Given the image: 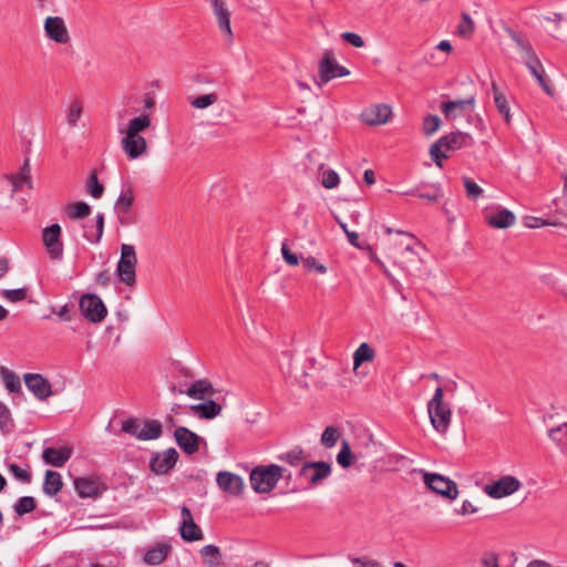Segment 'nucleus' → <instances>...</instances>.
Returning a JSON list of instances; mask_svg holds the SVG:
<instances>
[{
    "instance_id": "55",
    "label": "nucleus",
    "mask_w": 567,
    "mask_h": 567,
    "mask_svg": "<svg viewBox=\"0 0 567 567\" xmlns=\"http://www.w3.org/2000/svg\"><path fill=\"white\" fill-rule=\"evenodd\" d=\"M141 424L134 419H127L122 422V431L138 439Z\"/></svg>"
},
{
    "instance_id": "17",
    "label": "nucleus",
    "mask_w": 567,
    "mask_h": 567,
    "mask_svg": "<svg viewBox=\"0 0 567 567\" xmlns=\"http://www.w3.org/2000/svg\"><path fill=\"white\" fill-rule=\"evenodd\" d=\"M174 436L184 453L192 455L198 452L200 437L195 432L185 426H178Z\"/></svg>"
},
{
    "instance_id": "35",
    "label": "nucleus",
    "mask_w": 567,
    "mask_h": 567,
    "mask_svg": "<svg viewBox=\"0 0 567 567\" xmlns=\"http://www.w3.org/2000/svg\"><path fill=\"white\" fill-rule=\"evenodd\" d=\"M134 202V194L131 186L123 188L115 203V210L122 215L130 212Z\"/></svg>"
},
{
    "instance_id": "45",
    "label": "nucleus",
    "mask_w": 567,
    "mask_h": 567,
    "mask_svg": "<svg viewBox=\"0 0 567 567\" xmlns=\"http://www.w3.org/2000/svg\"><path fill=\"white\" fill-rule=\"evenodd\" d=\"M217 100H218L217 94L208 93V94L199 95V96L192 99L189 104L195 109L203 110V109H207L210 105H213L214 103H216Z\"/></svg>"
},
{
    "instance_id": "48",
    "label": "nucleus",
    "mask_w": 567,
    "mask_h": 567,
    "mask_svg": "<svg viewBox=\"0 0 567 567\" xmlns=\"http://www.w3.org/2000/svg\"><path fill=\"white\" fill-rule=\"evenodd\" d=\"M375 442L372 436L369 435L364 439V442L360 446H355L354 460L355 462L369 456L370 450L375 447Z\"/></svg>"
},
{
    "instance_id": "8",
    "label": "nucleus",
    "mask_w": 567,
    "mask_h": 567,
    "mask_svg": "<svg viewBox=\"0 0 567 567\" xmlns=\"http://www.w3.org/2000/svg\"><path fill=\"white\" fill-rule=\"evenodd\" d=\"M331 474V465L323 461L306 462L298 472L299 477L308 481L309 487L318 486Z\"/></svg>"
},
{
    "instance_id": "19",
    "label": "nucleus",
    "mask_w": 567,
    "mask_h": 567,
    "mask_svg": "<svg viewBox=\"0 0 567 567\" xmlns=\"http://www.w3.org/2000/svg\"><path fill=\"white\" fill-rule=\"evenodd\" d=\"M516 217L509 209L497 206L495 210L485 214V221L492 228L505 229L515 224Z\"/></svg>"
},
{
    "instance_id": "13",
    "label": "nucleus",
    "mask_w": 567,
    "mask_h": 567,
    "mask_svg": "<svg viewBox=\"0 0 567 567\" xmlns=\"http://www.w3.org/2000/svg\"><path fill=\"white\" fill-rule=\"evenodd\" d=\"M27 388L38 400H47L52 395V385L43 375L39 373H25L23 377Z\"/></svg>"
},
{
    "instance_id": "6",
    "label": "nucleus",
    "mask_w": 567,
    "mask_h": 567,
    "mask_svg": "<svg viewBox=\"0 0 567 567\" xmlns=\"http://www.w3.org/2000/svg\"><path fill=\"white\" fill-rule=\"evenodd\" d=\"M424 484L434 493L454 501L458 496L457 484L449 477L437 473H424Z\"/></svg>"
},
{
    "instance_id": "11",
    "label": "nucleus",
    "mask_w": 567,
    "mask_h": 567,
    "mask_svg": "<svg viewBox=\"0 0 567 567\" xmlns=\"http://www.w3.org/2000/svg\"><path fill=\"white\" fill-rule=\"evenodd\" d=\"M182 522L179 526L181 537L185 542H198L204 538L200 527L194 522L190 509L187 506L181 508Z\"/></svg>"
},
{
    "instance_id": "2",
    "label": "nucleus",
    "mask_w": 567,
    "mask_h": 567,
    "mask_svg": "<svg viewBox=\"0 0 567 567\" xmlns=\"http://www.w3.org/2000/svg\"><path fill=\"white\" fill-rule=\"evenodd\" d=\"M286 467L270 464L255 467L250 473V484L255 492L264 494L272 491L285 476Z\"/></svg>"
},
{
    "instance_id": "43",
    "label": "nucleus",
    "mask_w": 567,
    "mask_h": 567,
    "mask_svg": "<svg viewBox=\"0 0 567 567\" xmlns=\"http://www.w3.org/2000/svg\"><path fill=\"white\" fill-rule=\"evenodd\" d=\"M83 107L80 100H73L66 113V123L70 127H75L82 116Z\"/></svg>"
},
{
    "instance_id": "60",
    "label": "nucleus",
    "mask_w": 567,
    "mask_h": 567,
    "mask_svg": "<svg viewBox=\"0 0 567 567\" xmlns=\"http://www.w3.org/2000/svg\"><path fill=\"white\" fill-rule=\"evenodd\" d=\"M9 470L14 475V477H17L18 480H21L22 482H25V483L30 482V480H31L30 474L27 471L22 470L19 465L11 464L9 466Z\"/></svg>"
},
{
    "instance_id": "41",
    "label": "nucleus",
    "mask_w": 567,
    "mask_h": 567,
    "mask_svg": "<svg viewBox=\"0 0 567 567\" xmlns=\"http://www.w3.org/2000/svg\"><path fill=\"white\" fill-rule=\"evenodd\" d=\"M337 462L343 468L350 467L355 462L354 452L351 451L347 441L342 442L341 450L337 455Z\"/></svg>"
},
{
    "instance_id": "53",
    "label": "nucleus",
    "mask_w": 567,
    "mask_h": 567,
    "mask_svg": "<svg viewBox=\"0 0 567 567\" xmlns=\"http://www.w3.org/2000/svg\"><path fill=\"white\" fill-rule=\"evenodd\" d=\"M322 186L327 189H332L337 187L340 183L339 175L333 169L324 171L322 174Z\"/></svg>"
},
{
    "instance_id": "56",
    "label": "nucleus",
    "mask_w": 567,
    "mask_h": 567,
    "mask_svg": "<svg viewBox=\"0 0 567 567\" xmlns=\"http://www.w3.org/2000/svg\"><path fill=\"white\" fill-rule=\"evenodd\" d=\"M341 38L347 41L348 43H350L351 45H353L354 48H362L364 47V40L362 39V37L358 33H354V32H343L341 34Z\"/></svg>"
},
{
    "instance_id": "3",
    "label": "nucleus",
    "mask_w": 567,
    "mask_h": 567,
    "mask_svg": "<svg viewBox=\"0 0 567 567\" xmlns=\"http://www.w3.org/2000/svg\"><path fill=\"white\" fill-rule=\"evenodd\" d=\"M444 392L441 386L436 388L432 399L427 403V413L433 429L440 434L449 431L452 421V411L443 400Z\"/></svg>"
},
{
    "instance_id": "34",
    "label": "nucleus",
    "mask_w": 567,
    "mask_h": 567,
    "mask_svg": "<svg viewBox=\"0 0 567 567\" xmlns=\"http://www.w3.org/2000/svg\"><path fill=\"white\" fill-rule=\"evenodd\" d=\"M548 436L563 453H567V422L549 429Z\"/></svg>"
},
{
    "instance_id": "27",
    "label": "nucleus",
    "mask_w": 567,
    "mask_h": 567,
    "mask_svg": "<svg viewBox=\"0 0 567 567\" xmlns=\"http://www.w3.org/2000/svg\"><path fill=\"white\" fill-rule=\"evenodd\" d=\"M62 486L63 482L61 474L55 471L48 470L43 482V493L49 496H54L62 489Z\"/></svg>"
},
{
    "instance_id": "40",
    "label": "nucleus",
    "mask_w": 567,
    "mask_h": 567,
    "mask_svg": "<svg viewBox=\"0 0 567 567\" xmlns=\"http://www.w3.org/2000/svg\"><path fill=\"white\" fill-rule=\"evenodd\" d=\"M86 190L93 198H101L104 194V186L97 178V173L93 169L86 182Z\"/></svg>"
},
{
    "instance_id": "33",
    "label": "nucleus",
    "mask_w": 567,
    "mask_h": 567,
    "mask_svg": "<svg viewBox=\"0 0 567 567\" xmlns=\"http://www.w3.org/2000/svg\"><path fill=\"white\" fill-rule=\"evenodd\" d=\"M527 69L529 70L530 74L536 79L539 86L548 94L553 95V89L549 85V82L546 79V72L545 69L540 62V60H537L536 64H528Z\"/></svg>"
},
{
    "instance_id": "25",
    "label": "nucleus",
    "mask_w": 567,
    "mask_h": 567,
    "mask_svg": "<svg viewBox=\"0 0 567 567\" xmlns=\"http://www.w3.org/2000/svg\"><path fill=\"white\" fill-rule=\"evenodd\" d=\"M181 393H185L189 398L196 400H203L206 394H213V386L208 380L200 379L193 382L187 390L179 391Z\"/></svg>"
},
{
    "instance_id": "9",
    "label": "nucleus",
    "mask_w": 567,
    "mask_h": 567,
    "mask_svg": "<svg viewBox=\"0 0 567 567\" xmlns=\"http://www.w3.org/2000/svg\"><path fill=\"white\" fill-rule=\"evenodd\" d=\"M522 487L519 480L512 475L502 476L498 481L484 486V492L492 498L499 499L516 493Z\"/></svg>"
},
{
    "instance_id": "5",
    "label": "nucleus",
    "mask_w": 567,
    "mask_h": 567,
    "mask_svg": "<svg viewBox=\"0 0 567 567\" xmlns=\"http://www.w3.org/2000/svg\"><path fill=\"white\" fill-rule=\"evenodd\" d=\"M318 69L320 81L317 82V84L319 86L336 78H343L350 74V71L347 68L337 62L332 50H326L323 52L322 58L319 61Z\"/></svg>"
},
{
    "instance_id": "63",
    "label": "nucleus",
    "mask_w": 567,
    "mask_h": 567,
    "mask_svg": "<svg viewBox=\"0 0 567 567\" xmlns=\"http://www.w3.org/2000/svg\"><path fill=\"white\" fill-rule=\"evenodd\" d=\"M347 238L353 247L363 249V246L360 244L359 236L355 231H347Z\"/></svg>"
},
{
    "instance_id": "51",
    "label": "nucleus",
    "mask_w": 567,
    "mask_h": 567,
    "mask_svg": "<svg viewBox=\"0 0 567 567\" xmlns=\"http://www.w3.org/2000/svg\"><path fill=\"white\" fill-rule=\"evenodd\" d=\"M96 233L95 235L93 236L92 234H90L87 230L84 233V236L85 238L91 241V243H99L103 236V231H104V215L102 213H99L96 215Z\"/></svg>"
},
{
    "instance_id": "22",
    "label": "nucleus",
    "mask_w": 567,
    "mask_h": 567,
    "mask_svg": "<svg viewBox=\"0 0 567 567\" xmlns=\"http://www.w3.org/2000/svg\"><path fill=\"white\" fill-rule=\"evenodd\" d=\"M8 178L12 185L13 193L21 189L24 185L32 188L30 159L25 158L19 172L10 175Z\"/></svg>"
},
{
    "instance_id": "52",
    "label": "nucleus",
    "mask_w": 567,
    "mask_h": 567,
    "mask_svg": "<svg viewBox=\"0 0 567 567\" xmlns=\"http://www.w3.org/2000/svg\"><path fill=\"white\" fill-rule=\"evenodd\" d=\"M462 181L468 198L476 199L482 195L483 189L470 177H463Z\"/></svg>"
},
{
    "instance_id": "7",
    "label": "nucleus",
    "mask_w": 567,
    "mask_h": 567,
    "mask_svg": "<svg viewBox=\"0 0 567 567\" xmlns=\"http://www.w3.org/2000/svg\"><path fill=\"white\" fill-rule=\"evenodd\" d=\"M79 306L84 318L94 323L103 321L107 315L106 307L102 299L94 293L83 295Z\"/></svg>"
},
{
    "instance_id": "18",
    "label": "nucleus",
    "mask_w": 567,
    "mask_h": 567,
    "mask_svg": "<svg viewBox=\"0 0 567 567\" xmlns=\"http://www.w3.org/2000/svg\"><path fill=\"white\" fill-rule=\"evenodd\" d=\"M392 116V109L388 104H375L365 109L362 114V121L372 126L383 125L388 123Z\"/></svg>"
},
{
    "instance_id": "61",
    "label": "nucleus",
    "mask_w": 567,
    "mask_h": 567,
    "mask_svg": "<svg viewBox=\"0 0 567 567\" xmlns=\"http://www.w3.org/2000/svg\"><path fill=\"white\" fill-rule=\"evenodd\" d=\"M483 567H499L498 556L495 553H485L481 559Z\"/></svg>"
},
{
    "instance_id": "31",
    "label": "nucleus",
    "mask_w": 567,
    "mask_h": 567,
    "mask_svg": "<svg viewBox=\"0 0 567 567\" xmlns=\"http://www.w3.org/2000/svg\"><path fill=\"white\" fill-rule=\"evenodd\" d=\"M162 425L156 420H148L141 425L138 440L148 441L156 440L162 435Z\"/></svg>"
},
{
    "instance_id": "64",
    "label": "nucleus",
    "mask_w": 567,
    "mask_h": 567,
    "mask_svg": "<svg viewBox=\"0 0 567 567\" xmlns=\"http://www.w3.org/2000/svg\"><path fill=\"white\" fill-rule=\"evenodd\" d=\"M377 265L382 269L383 274L385 275V277L392 282V284H396L398 281L394 279L393 275L390 272V270L385 267L384 262L377 258Z\"/></svg>"
},
{
    "instance_id": "39",
    "label": "nucleus",
    "mask_w": 567,
    "mask_h": 567,
    "mask_svg": "<svg viewBox=\"0 0 567 567\" xmlns=\"http://www.w3.org/2000/svg\"><path fill=\"white\" fill-rule=\"evenodd\" d=\"M14 512L18 516H23L33 512L37 508V501L32 496H22L13 505Z\"/></svg>"
},
{
    "instance_id": "38",
    "label": "nucleus",
    "mask_w": 567,
    "mask_h": 567,
    "mask_svg": "<svg viewBox=\"0 0 567 567\" xmlns=\"http://www.w3.org/2000/svg\"><path fill=\"white\" fill-rule=\"evenodd\" d=\"M151 126V117L147 114H141L128 122L126 134L141 135L140 133Z\"/></svg>"
},
{
    "instance_id": "44",
    "label": "nucleus",
    "mask_w": 567,
    "mask_h": 567,
    "mask_svg": "<svg viewBox=\"0 0 567 567\" xmlns=\"http://www.w3.org/2000/svg\"><path fill=\"white\" fill-rule=\"evenodd\" d=\"M1 374L9 392L18 393L21 390V382L18 375L6 368L1 369Z\"/></svg>"
},
{
    "instance_id": "42",
    "label": "nucleus",
    "mask_w": 567,
    "mask_h": 567,
    "mask_svg": "<svg viewBox=\"0 0 567 567\" xmlns=\"http://www.w3.org/2000/svg\"><path fill=\"white\" fill-rule=\"evenodd\" d=\"M91 207L84 202H78L68 207V216L71 219H82L90 215Z\"/></svg>"
},
{
    "instance_id": "37",
    "label": "nucleus",
    "mask_w": 567,
    "mask_h": 567,
    "mask_svg": "<svg viewBox=\"0 0 567 567\" xmlns=\"http://www.w3.org/2000/svg\"><path fill=\"white\" fill-rule=\"evenodd\" d=\"M374 350L367 342L361 343L353 353L354 369L360 367L363 362H369L374 359Z\"/></svg>"
},
{
    "instance_id": "14",
    "label": "nucleus",
    "mask_w": 567,
    "mask_h": 567,
    "mask_svg": "<svg viewBox=\"0 0 567 567\" xmlns=\"http://www.w3.org/2000/svg\"><path fill=\"white\" fill-rule=\"evenodd\" d=\"M44 31L52 41L66 44L70 41V34L64 20L61 17H48L44 21Z\"/></svg>"
},
{
    "instance_id": "59",
    "label": "nucleus",
    "mask_w": 567,
    "mask_h": 567,
    "mask_svg": "<svg viewBox=\"0 0 567 567\" xmlns=\"http://www.w3.org/2000/svg\"><path fill=\"white\" fill-rule=\"evenodd\" d=\"M281 254H282L284 260L288 265L297 266L299 264L298 256L296 254H293L292 251H290V249L288 248L287 244H282Z\"/></svg>"
},
{
    "instance_id": "10",
    "label": "nucleus",
    "mask_w": 567,
    "mask_h": 567,
    "mask_svg": "<svg viewBox=\"0 0 567 567\" xmlns=\"http://www.w3.org/2000/svg\"><path fill=\"white\" fill-rule=\"evenodd\" d=\"M61 231L59 224H52L42 230V243L52 259H60L63 255Z\"/></svg>"
},
{
    "instance_id": "26",
    "label": "nucleus",
    "mask_w": 567,
    "mask_h": 567,
    "mask_svg": "<svg viewBox=\"0 0 567 567\" xmlns=\"http://www.w3.org/2000/svg\"><path fill=\"white\" fill-rule=\"evenodd\" d=\"M189 409L194 411L202 419H214L221 412V406L213 400L204 403L190 405Z\"/></svg>"
},
{
    "instance_id": "50",
    "label": "nucleus",
    "mask_w": 567,
    "mask_h": 567,
    "mask_svg": "<svg viewBox=\"0 0 567 567\" xmlns=\"http://www.w3.org/2000/svg\"><path fill=\"white\" fill-rule=\"evenodd\" d=\"M1 296L11 302H19L27 298L28 289L27 288L4 289L1 291Z\"/></svg>"
},
{
    "instance_id": "15",
    "label": "nucleus",
    "mask_w": 567,
    "mask_h": 567,
    "mask_svg": "<svg viewBox=\"0 0 567 567\" xmlns=\"http://www.w3.org/2000/svg\"><path fill=\"white\" fill-rule=\"evenodd\" d=\"M216 483L221 491L233 496L241 495L245 488L241 476L227 471L217 473Z\"/></svg>"
},
{
    "instance_id": "36",
    "label": "nucleus",
    "mask_w": 567,
    "mask_h": 567,
    "mask_svg": "<svg viewBox=\"0 0 567 567\" xmlns=\"http://www.w3.org/2000/svg\"><path fill=\"white\" fill-rule=\"evenodd\" d=\"M400 246L403 248L402 252H401V258L396 260V262L400 265V267L405 270V271H409L410 270V267L414 264H417L419 262V256L413 250L412 248V245L411 244H400Z\"/></svg>"
},
{
    "instance_id": "12",
    "label": "nucleus",
    "mask_w": 567,
    "mask_h": 567,
    "mask_svg": "<svg viewBox=\"0 0 567 567\" xmlns=\"http://www.w3.org/2000/svg\"><path fill=\"white\" fill-rule=\"evenodd\" d=\"M474 106L475 97L471 95L464 100L442 102L440 109L446 118L455 120L471 113Z\"/></svg>"
},
{
    "instance_id": "49",
    "label": "nucleus",
    "mask_w": 567,
    "mask_h": 567,
    "mask_svg": "<svg viewBox=\"0 0 567 567\" xmlns=\"http://www.w3.org/2000/svg\"><path fill=\"white\" fill-rule=\"evenodd\" d=\"M339 436H340V433L337 427L328 426L321 435V443L326 447L330 449L336 445Z\"/></svg>"
},
{
    "instance_id": "4",
    "label": "nucleus",
    "mask_w": 567,
    "mask_h": 567,
    "mask_svg": "<svg viewBox=\"0 0 567 567\" xmlns=\"http://www.w3.org/2000/svg\"><path fill=\"white\" fill-rule=\"evenodd\" d=\"M137 256L135 247L130 244L121 246V258L116 266V274L121 281L127 286H133L136 281Z\"/></svg>"
},
{
    "instance_id": "57",
    "label": "nucleus",
    "mask_w": 567,
    "mask_h": 567,
    "mask_svg": "<svg viewBox=\"0 0 567 567\" xmlns=\"http://www.w3.org/2000/svg\"><path fill=\"white\" fill-rule=\"evenodd\" d=\"M11 422L10 410L0 402V430L6 431Z\"/></svg>"
},
{
    "instance_id": "30",
    "label": "nucleus",
    "mask_w": 567,
    "mask_h": 567,
    "mask_svg": "<svg viewBox=\"0 0 567 567\" xmlns=\"http://www.w3.org/2000/svg\"><path fill=\"white\" fill-rule=\"evenodd\" d=\"M279 461L289 464L290 466L297 467L306 463L307 453L303 449L296 446L292 450L281 453L277 457Z\"/></svg>"
},
{
    "instance_id": "28",
    "label": "nucleus",
    "mask_w": 567,
    "mask_h": 567,
    "mask_svg": "<svg viewBox=\"0 0 567 567\" xmlns=\"http://www.w3.org/2000/svg\"><path fill=\"white\" fill-rule=\"evenodd\" d=\"M492 92L497 111L504 117L505 122L509 124L512 118L511 109L506 96L499 91L495 81L492 82Z\"/></svg>"
},
{
    "instance_id": "62",
    "label": "nucleus",
    "mask_w": 567,
    "mask_h": 567,
    "mask_svg": "<svg viewBox=\"0 0 567 567\" xmlns=\"http://www.w3.org/2000/svg\"><path fill=\"white\" fill-rule=\"evenodd\" d=\"M476 512H477V507H475L467 499L463 501L461 508L457 511V513L461 515L474 514Z\"/></svg>"
},
{
    "instance_id": "47",
    "label": "nucleus",
    "mask_w": 567,
    "mask_h": 567,
    "mask_svg": "<svg viewBox=\"0 0 567 567\" xmlns=\"http://www.w3.org/2000/svg\"><path fill=\"white\" fill-rule=\"evenodd\" d=\"M441 118L437 115L429 114L423 120V133L426 136L434 134L441 126Z\"/></svg>"
},
{
    "instance_id": "20",
    "label": "nucleus",
    "mask_w": 567,
    "mask_h": 567,
    "mask_svg": "<svg viewBox=\"0 0 567 567\" xmlns=\"http://www.w3.org/2000/svg\"><path fill=\"white\" fill-rule=\"evenodd\" d=\"M121 146L131 159L141 157L147 151L146 140L142 135L125 134Z\"/></svg>"
},
{
    "instance_id": "29",
    "label": "nucleus",
    "mask_w": 567,
    "mask_h": 567,
    "mask_svg": "<svg viewBox=\"0 0 567 567\" xmlns=\"http://www.w3.org/2000/svg\"><path fill=\"white\" fill-rule=\"evenodd\" d=\"M171 550V545L158 544L157 546L148 549L144 555V561L148 565H159L163 563Z\"/></svg>"
},
{
    "instance_id": "54",
    "label": "nucleus",
    "mask_w": 567,
    "mask_h": 567,
    "mask_svg": "<svg viewBox=\"0 0 567 567\" xmlns=\"http://www.w3.org/2000/svg\"><path fill=\"white\" fill-rule=\"evenodd\" d=\"M302 265L309 271L316 270L319 274L327 272V267L323 264L318 262L317 259L312 256L302 259Z\"/></svg>"
},
{
    "instance_id": "46",
    "label": "nucleus",
    "mask_w": 567,
    "mask_h": 567,
    "mask_svg": "<svg viewBox=\"0 0 567 567\" xmlns=\"http://www.w3.org/2000/svg\"><path fill=\"white\" fill-rule=\"evenodd\" d=\"M461 18L462 20L457 25V33L463 38H470L475 30L474 21L465 12L462 13Z\"/></svg>"
},
{
    "instance_id": "16",
    "label": "nucleus",
    "mask_w": 567,
    "mask_h": 567,
    "mask_svg": "<svg viewBox=\"0 0 567 567\" xmlns=\"http://www.w3.org/2000/svg\"><path fill=\"white\" fill-rule=\"evenodd\" d=\"M178 460V453L174 447L163 453H156L150 461L151 471L157 475L166 474L173 468Z\"/></svg>"
},
{
    "instance_id": "1",
    "label": "nucleus",
    "mask_w": 567,
    "mask_h": 567,
    "mask_svg": "<svg viewBox=\"0 0 567 567\" xmlns=\"http://www.w3.org/2000/svg\"><path fill=\"white\" fill-rule=\"evenodd\" d=\"M472 136L463 132H452L445 136L440 137L430 147V155L433 162L440 168L443 167V159L449 158L450 152H455L461 148L472 145Z\"/></svg>"
},
{
    "instance_id": "23",
    "label": "nucleus",
    "mask_w": 567,
    "mask_h": 567,
    "mask_svg": "<svg viewBox=\"0 0 567 567\" xmlns=\"http://www.w3.org/2000/svg\"><path fill=\"white\" fill-rule=\"evenodd\" d=\"M511 39L514 41L517 49L519 50L525 65L527 66L528 64L533 63L537 65L538 56L535 53L530 42L525 40L523 37L518 35L515 32H511Z\"/></svg>"
},
{
    "instance_id": "21",
    "label": "nucleus",
    "mask_w": 567,
    "mask_h": 567,
    "mask_svg": "<svg viewBox=\"0 0 567 567\" xmlns=\"http://www.w3.org/2000/svg\"><path fill=\"white\" fill-rule=\"evenodd\" d=\"M72 447L63 446L60 449L47 447L43 451L42 457L47 464L55 467H62L72 456Z\"/></svg>"
},
{
    "instance_id": "24",
    "label": "nucleus",
    "mask_w": 567,
    "mask_h": 567,
    "mask_svg": "<svg viewBox=\"0 0 567 567\" xmlns=\"http://www.w3.org/2000/svg\"><path fill=\"white\" fill-rule=\"evenodd\" d=\"M74 487L81 497H97L101 492V485L96 480L80 477L74 481Z\"/></svg>"
},
{
    "instance_id": "32",
    "label": "nucleus",
    "mask_w": 567,
    "mask_h": 567,
    "mask_svg": "<svg viewBox=\"0 0 567 567\" xmlns=\"http://www.w3.org/2000/svg\"><path fill=\"white\" fill-rule=\"evenodd\" d=\"M204 563L209 567H218L221 565V553L216 545H205L199 550Z\"/></svg>"
},
{
    "instance_id": "58",
    "label": "nucleus",
    "mask_w": 567,
    "mask_h": 567,
    "mask_svg": "<svg viewBox=\"0 0 567 567\" xmlns=\"http://www.w3.org/2000/svg\"><path fill=\"white\" fill-rule=\"evenodd\" d=\"M524 224L528 228H538L548 225H557L556 223H549L534 216H526L524 219Z\"/></svg>"
}]
</instances>
